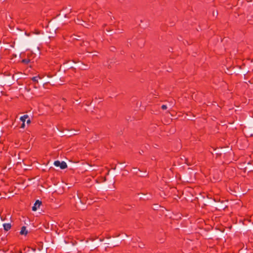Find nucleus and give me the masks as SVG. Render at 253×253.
Masks as SVG:
<instances>
[{
  "label": "nucleus",
  "instance_id": "nucleus-7",
  "mask_svg": "<svg viewBox=\"0 0 253 253\" xmlns=\"http://www.w3.org/2000/svg\"><path fill=\"white\" fill-rule=\"evenodd\" d=\"M159 207L161 208V209H159V214H161V211H163V214H164V210H166V209L163 207H161V206H159Z\"/></svg>",
  "mask_w": 253,
  "mask_h": 253
},
{
  "label": "nucleus",
  "instance_id": "nucleus-2",
  "mask_svg": "<svg viewBox=\"0 0 253 253\" xmlns=\"http://www.w3.org/2000/svg\"><path fill=\"white\" fill-rule=\"evenodd\" d=\"M159 106L163 111H167V112H169L168 109H170L171 108V104L169 102H165L164 104L161 105L159 102Z\"/></svg>",
  "mask_w": 253,
  "mask_h": 253
},
{
  "label": "nucleus",
  "instance_id": "nucleus-6",
  "mask_svg": "<svg viewBox=\"0 0 253 253\" xmlns=\"http://www.w3.org/2000/svg\"><path fill=\"white\" fill-rule=\"evenodd\" d=\"M3 226L5 231H8L11 228V224L10 223H4Z\"/></svg>",
  "mask_w": 253,
  "mask_h": 253
},
{
  "label": "nucleus",
  "instance_id": "nucleus-10",
  "mask_svg": "<svg viewBox=\"0 0 253 253\" xmlns=\"http://www.w3.org/2000/svg\"><path fill=\"white\" fill-rule=\"evenodd\" d=\"M164 239H159V243H163L164 242Z\"/></svg>",
  "mask_w": 253,
  "mask_h": 253
},
{
  "label": "nucleus",
  "instance_id": "nucleus-1",
  "mask_svg": "<svg viewBox=\"0 0 253 253\" xmlns=\"http://www.w3.org/2000/svg\"><path fill=\"white\" fill-rule=\"evenodd\" d=\"M20 120L22 122L21 127L24 128L25 127V122H26L28 125H29L31 123V120L27 115H24L20 118Z\"/></svg>",
  "mask_w": 253,
  "mask_h": 253
},
{
  "label": "nucleus",
  "instance_id": "nucleus-5",
  "mask_svg": "<svg viewBox=\"0 0 253 253\" xmlns=\"http://www.w3.org/2000/svg\"><path fill=\"white\" fill-rule=\"evenodd\" d=\"M28 233V231L26 230V228L25 226H23L21 228V230L20 231V234L21 235H26Z\"/></svg>",
  "mask_w": 253,
  "mask_h": 253
},
{
  "label": "nucleus",
  "instance_id": "nucleus-9",
  "mask_svg": "<svg viewBox=\"0 0 253 253\" xmlns=\"http://www.w3.org/2000/svg\"><path fill=\"white\" fill-rule=\"evenodd\" d=\"M39 77H34L33 78H32V80L34 81V82H38V78Z\"/></svg>",
  "mask_w": 253,
  "mask_h": 253
},
{
  "label": "nucleus",
  "instance_id": "nucleus-8",
  "mask_svg": "<svg viewBox=\"0 0 253 253\" xmlns=\"http://www.w3.org/2000/svg\"><path fill=\"white\" fill-rule=\"evenodd\" d=\"M30 60L28 59H23L22 62L25 64H28L30 62Z\"/></svg>",
  "mask_w": 253,
  "mask_h": 253
},
{
  "label": "nucleus",
  "instance_id": "nucleus-4",
  "mask_svg": "<svg viewBox=\"0 0 253 253\" xmlns=\"http://www.w3.org/2000/svg\"><path fill=\"white\" fill-rule=\"evenodd\" d=\"M42 202L39 200H37L32 207V210L33 211H36L40 207Z\"/></svg>",
  "mask_w": 253,
  "mask_h": 253
},
{
  "label": "nucleus",
  "instance_id": "nucleus-12",
  "mask_svg": "<svg viewBox=\"0 0 253 253\" xmlns=\"http://www.w3.org/2000/svg\"><path fill=\"white\" fill-rule=\"evenodd\" d=\"M159 195L162 196L161 193H159Z\"/></svg>",
  "mask_w": 253,
  "mask_h": 253
},
{
  "label": "nucleus",
  "instance_id": "nucleus-3",
  "mask_svg": "<svg viewBox=\"0 0 253 253\" xmlns=\"http://www.w3.org/2000/svg\"><path fill=\"white\" fill-rule=\"evenodd\" d=\"M54 165L56 167H59L61 169H65L67 167V165L65 162H60L59 161H56L54 162Z\"/></svg>",
  "mask_w": 253,
  "mask_h": 253
},
{
  "label": "nucleus",
  "instance_id": "nucleus-11",
  "mask_svg": "<svg viewBox=\"0 0 253 253\" xmlns=\"http://www.w3.org/2000/svg\"><path fill=\"white\" fill-rule=\"evenodd\" d=\"M155 206H156V207H153V209L154 210H157V206H156V205H155Z\"/></svg>",
  "mask_w": 253,
  "mask_h": 253
}]
</instances>
